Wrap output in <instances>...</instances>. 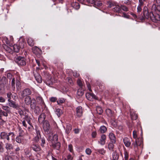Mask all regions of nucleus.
<instances>
[{"mask_svg":"<svg viewBox=\"0 0 160 160\" xmlns=\"http://www.w3.org/2000/svg\"><path fill=\"white\" fill-rule=\"evenodd\" d=\"M131 118L132 119L136 120L138 118V115L134 113H131Z\"/></svg>","mask_w":160,"mask_h":160,"instance_id":"79ce46f5","label":"nucleus"},{"mask_svg":"<svg viewBox=\"0 0 160 160\" xmlns=\"http://www.w3.org/2000/svg\"><path fill=\"white\" fill-rule=\"evenodd\" d=\"M72 129V125L70 124H68L67 125L65 130L66 133L68 134L70 133Z\"/></svg>","mask_w":160,"mask_h":160,"instance_id":"a878e982","label":"nucleus"},{"mask_svg":"<svg viewBox=\"0 0 160 160\" xmlns=\"http://www.w3.org/2000/svg\"><path fill=\"white\" fill-rule=\"evenodd\" d=\"M7 97L8 98V100H11V97L13 98V95H12L11 92H9L7 93Z\"/></svg>","mask_w":160,"mask_h":160,"instance_id":"09e8293b","label":"nucleus"},{"mask_svg":"<svg viewBox=\"0 0 160 160\" xmlns=\"http://www.w3.org/2000/svg\"><path fill=\"white\" fill-rule=\"evenodd\" d=\"M85 152L86 154L88 155H90L91 154L92 152L91 150L88 148L86 149Z\"/></svg>","mask_w":160,"mask_h":160,"instance_id":"e2e57ef3","label":"nucleus"},{"mask_svg":"<svg viewBox=\"0 0 160 160\" xmlns=\"http://www.w3.org/2000/svg\"><path fill=\"white\" fill-rule=\"evenodd\" d=\"M115 143H114L112 142H110L108 145V148L110 150L113 151V148H114V145Z\"/></svg>","mask_w":160,"mask_h":160,"instance_id":"f704fd0d","label":"nucleus"},{"mask_svg":"<svg viewBox=\"0 0 160 160\" xmlns=\"http://www.w3.org/2000/svg\"><path fill=\"white\" fill-rule=\"evenodd\" d=\"M137 132L136 130L133 131V137L134 138L136 139L137 137Z\"/></svg>","mask_w":160,"mask_h":160,"instance_id":"680f3d73","label":"nucleus"},{"mask_svg":"<svg viewBox=\"0 0 160 160\" xmlns=\"http://www.w3.org/2000/svg\"><path fill=\"white\" fill-rule=\"evenodd\" d=\"M20 137H22V136H18L16 138V141L18 143H20L21 142V138H20Z\"/></svg>","mask_w":160,"mask_h":160,"instance_id":"6e6d98bb","label":"nucleus"},{"mask_svg":"<svg viewBox=\"0 0 160 160\" xmlns=\"http://www.w3.org/2000/svg\"><path fill=\"white\" fill-rule=\"evenodd\" d=\"M110 122L111 124L113 126L115 127L116 125L115 121L113 120L112 118L111 119Z\"/></svg>","mask_w":160,"mask_h":160,"instance_id":"69168bd1","label":"nucleus"},{"mask_svg":"<svg viewBox=\"0 0 160 160\" xmlns=\"http://www.w3.org/2000/svg\"><path fill=\"white\" fill-rule=\"evenodd\" d=\"M96 151L102 155H104L106 152V150H105L103 148L97 149L96 150Z\"/></svg>","mask_w":160,"mask_h":160,"instance_id":"e433bc0d","label":"nucleus"},{"mask_svg":"<svg viewBox=\"0 0 160 160\" xmlns=\"http://www.w3.org/2000/svg\"><path fill=\"white\" fill-rule=\"evenodd\" d=\"M71 5L72 7L76 9H78L80 8V5L78 2H73L71 4Z\"/></svg>","mask_w":160,"mask_h":160,"instance_id":"393cba45","label":"nucleus"},{"mask_svg":"<svg viewBox=\"0 0 160 160\" xmlns=\"http://www.w3.org/2000/svg\"><path fill=\"white\" fill-rule=\"evenodd\" d=\"M46 84L48 85H52V81L49 79H46Z\"/></svg>","mask_w":160,"mask_h":160,"instance_id":"3c124183","label":"nucleus"},{"mask_svg":"<svg viewBox=\"0 0 160 160\" xmlns=\"http://www.w3.org/2000/svg\"><path fill=\"white\" fill-rule=\"evenodd\" d=\"M24 102L27 105H30L31 108H34L36 105V102L34 98L31 99L30 96H26L24 99Z\"/></svg>","mask_w":160,"mask_h":160,"instance_id":"7ed1b4c3","label":"nucleus"},{"mask_svg":"<svg viewBox=\"0 0 160 160\" xmlns=\"http://www.w3.org/2000/svg\"><path fill=\"white\" fill-rule=\"evenodd\" d=\"M32 50L33 52L36 55H40L42 52L41 50L37 46L33 47Z\"/></svg>","mask_w":160,"mask_h":160,"instance_id":"9b49d317","label":"nucleus"},{"mask_svg":"<svg viewBox=\"0 0 160 160\" xmlns=\"http://www.w3.org/2000/svg\"><path fill=\"white\" fill-rule=\"evenodd\" d=\"M124 158L125 160H128V153L127 152L125 151L124 152Z\"/></svg>","mask_w":160,"mask_h":160,"instance_id":"603ef678","label":"nucleus"},{"mask_svg":"<svg viewBox=\"0 0 160 160\" xmlns=\"http://www.w3.org/2000/svg\"><path fill=\"white\" fill-rule=\"evenodd\" d=\"M65 100L63 98H59L57 101V102L58 104H60L64 103Z\"/></svg>","mask_w":160,"mask_h":160,"instance_id":"49530a36","label":"nucleus"},{"mask_svg":"<svg viewBox=\"0 0 160 160\" xmlns=\"http://www.w3.org/2000/svg\"><path fill=\"white\" fill-rule=\"evenodd\" d=\"M42 123L44 131L48 133L50 129V125L48 122L47 120H45Z\"/></svg>","mask_w":160,"mask_h":160,"instance_id":"0eeeda50","label":"nucleus"},{"mask_svg":"<svg viewBox=\"0 0 160 160\" xmlns=\"http://www.w3.org/2000/svg\"><path fill=\"white\" fill-rule=\"evenodd\" d=\"M15 78H13L12 79V81L11 85H12V88H13L14 89L15 88Z\"/></svg>","mask_w":160,"mask_h":160,"instance_id":"13d9d810","label":"nucleus"},{"mask_svg":"<svg viewBox=\"0 0 160 160\" xmlns=\"http://www.w3.org/2000/svg\"><path fill=\"white\" fill-rule=\"evenodd\" d=\"M109 138L111 142L115 143L116 142V138L114 134L112 132H111L109 134Z\"/></svg>","mask_w":160,"mask_h":160,"instance_id":"dca6fc26","label":"nucleus"},{"mask_svg":"<svg viewBox=\"0 0 160 160\" xmlns=\"http://www.w3.org/2000/svg\"><path fill=\"white\" fill-rule=\"evenodd\" d=\"M112 155L113 158L114 160H118L119 158V155L116 151L113 152Z\"/></svg>","mask_w":160,"mask_h":160,"instance_id":"c756f323","label":"nucleus"},{"mask_svg":"<svg viewBox=\"0 0 160 160\" xmlns=\"http://www.w3.org/2000/svg\"><path fill=\"white\" fill-rule=\"evenodd\" d=\"M31 93V91L29 89L27 88L20 92V95L22 98H23L25 97L30 95Z\"/></svg>","mask_w":160,"mask_h":160,"instance_id":"39448f33","label":"nucleus"},{"mask_svg":"<svg viewBox=\"0 0 160 160\" xmlns=\"http://www.w3.org/2000/svg\"><path fill=\"white\" fill-rule=\"evenodd\" d=\"M19 47L20 48H23L24 47L25 43L24 42V39L23 38H20L19 40Z\"/></svg>","mask_w":160,"mask_h":160,"instance_id":"aec40b11","label":"nucleus"},{"mask_svg":"<svg viewBox=\"0 0 160 160\" xmlns=\"http://www.w3.org/2000/svg\"><path fill=\"white\" fill-rule=\"evenodd\" d=\"M14 61L20 66H24L26 64V59L23 57H16L14 58Z\"/></svg>","mask_w":160,"mask_h":160,"instance_id":"f03ea898","label":"nucleus"},{"mask_svg":"<svg viewBox=\"0 0 160 160\" xmlns=\"http://www.w3.org/2000/svg\"><path fill=\"white\" fill-rule=\"evenodd\" d=\"M113 11L117 12H119L121 11V8L119 6H116L113 8Z\"/></svg>","mask_w":160,"mask_h":160,"instance_id":"a19ab883","label":"nucleus"},{"mask_svg":"<svg viewBox=\"0 0 160 160\" xmlns=\"http://www.w3.org/2000/svg\"><path fill=\"white\" fill-rule=\"evenodd\" d=\"M8 105L10 107L16 109H18L19 106L18 104H16L14 101L11 100H8Z\"/></svg>","mask_w":160,"mask_h":160,"instance_id":"6e6552de","label":"nucleus"},{"mask_svg":"<svg viewBox=\"0 0 160 160\" xmlns=\"http://www.w3.org/2000/svg\"><path fill=\"white\" fill-rule=\"evenodd\" d=\"M107 129L104 126H101L100 128V131L101 133H105L107 131Z\"/></svg>","mask_w":160,"mask_h":160,"instance_id":"58836bf2","label":"nucleus"},{"mask_svg":"<svg viewBox=\"0 0 160 160\" xmlns=\"http://www.w3.org/2000/svg\"><path fill=\"white\" fill-rule=\"evenodd\" d=\"M121 8L125 11H127L128 10V8L124 6H122L121 7Z\"/></svg>","mask_w":160,"mask_h":160,"instance_id":"0e129e2a","label":"nucleus"},{"mask_svg":"<svg viewBox=\"0 0 160 160\" xmlns=\"http://www.w3.org/2000/svg\"><path fill=\"white\" fill-rule=\"evenodd\" d=\"M77 83L78 85L82 88L83 85V82L80 79H78L77 81Z\"/></svg>","mask_w":160,"mask_h":160,"instance_id":"a18cd8bd","label":"nucleus"},{"mask_svg":"<svg viewBox=\"0 0 160 160\" xmlns=\"http://www.w3.org/2000/svg\"><path fill=\"white\" fill-rule=\"evenodd\" d=\"M106 138V137L105 135H102L101 137L100 141L98 142V143L102 145H104L105 143V140Z\"/></svg>","mask_w":160,"mask_h":160,"instance_id":"ddd939ff","label":"nucleus"},{"mask_svg":"<svg viewBox=\"0 0 160 160\" xmlns=\"http://www.w3.org/2000/svg\"><path fill=\"white\" fill-rule=\"evenodd\" d=\"M136 141L138 144V146H141L143 143V140L142 138H138L136 140Z\"/></svg>","mask_w":160,"mask_h":160,"instance_id":"7c9ffc66","label":"nucleus"},{"mask_svg":"<svg viewBox=\"0 0 160 160\" xmlns=\"http://www.w3.org/2000/svg\"><path fill=\"white\" fill-rule=\"evenodd\" d=\"M50 101L52 102H54L56 101L57 102V98L56 97H52L49 98Z\"/></svg>","mask_w":160,"mask_h":160,"instance_id":"8fccbe9b","label":"nucleus"},{"mask_svg":"<svg viewBox=\"0 0 160 160\" xmlns=\"http://www.w3.org/2000/svg\"><path fill=\"white\" fill-rule=\"evenodd\" d=\"M106 112L107 115L109 117L113 118V113L112 111L110 109L108 108L106 110Z\"/></svg>","mask_w":160,"mask_h":160,"instance_id":"5701e85b","label":"nucleus"},{"mask_svg":"<svg viewBox=\"0 0 160 160\" xmlns=\"http://www.w3.org/2000/svg\"><path fill=\"white\" fill-rule=\"evenodd\" d=\"M42 142L41 143V145L42 147H43L44 146V144L45 143V140L44 138L43 137L41 138Z\"/></svg>","mask_w":160,"mask_h":160,"instance_id":"bf43d9fd","label":"nucleus"},{"mask_svg":"<svg viewBox=\"0 0 160 160\" xmlns=\"http://www.w3.org/2000/svg\"><path fill=\"white\" fill-rule=\"evenodd\" d=\"M123 141L125 145L127 147H129L131 144L130 140L127 137L124 138Z\"/></svg>","mask_w":160,"mask_h":160,"instance_id":"4468645a","label":"nucleus"},{"mask_svg":"<svg viewBox=\"0 0 160 160\" xmlns=\"http://www.w3.org/2000/svg\"><path fill=\"white\" fill-rule=\"evenodd\" d=\"M28 44L30 46H33L34 45V41L33 38H29L28 40Z\"/></svg>","mask_w":160,"mask_h":160,"instance_id":"bb28decb","label":"nucleus"},{"mask_svg":"<svg viewBox=\"0 0 160 160\" xmlns=\"http://www.w3.org/2000/svg\"><path fill=\"white\" fill-rule=\"evenodd\" d=\"M35 78L36 80L38 83H41L42 82V79L41 76L38 74L36 76H35Z\"/></svg>","mask_w":160,"mask_h":160,"instance_id":"c9c22d12","label":"nucleus"},{"mask_svg":"<svg viewBox=\"0 0 160 160\" xmlns=\"http://www.w3.org/2000/svg\"><path fill=\"white\" fill-rule=\"evenodd\" d=\"M40 138H41V136H36L34 138V141L35 142H37L39 141Z\"/></svg>","mask_w":160,"mask_h":160,"instance_id":"5fc2aeb1","label":"nucleus"},{"mask_svg":"<svg viewBox=\"0 0 160 160\" xmlns=\"http://www.w3.org/2000/svg\"><path fill=\"white\" fill-rule=\"evenodd\" d=\"M86 98L89 100L92 101L93 99H96V96L92 93H88L86 95Z\"/></svg>","mask_w":160,"mask_h":160,"instance_id":"9d476101","label":"nucleus"},{"mask_svg":"<svg viewBox=\"0 0 160 160\" xmlns=\"http://www.w3.org/2000/svg\"><path fill=\"white\" fill-rule=\"evenodd\" d=\"M28 124L25 120L22 121L23 126L26 129H27L29 131H31L33 128L32 126L30 123V120L27 121Z\"/></svg>","mask_w":160,"mask_h":160,"instance_id":"423d86ee","label":"nucleus"},{"mask_svg":"<svg viewBox=\"0 0 160 160\" xmlns=\"http://www.w3.org/2000/svg\"><path fill=\"white\" fill-rule=\"evenodd\" d=\"M132 145H133L134 146V148L135 150V151H137L138 150V144L136 142V141H135V143H132Z\"/></svg>","mask_w":160,"mask_h":160,"instance_id":"864d4df0","label":"nucleus"},{"mask_svg":"<svg viewBox=\"0 0 160 160\" xmlns=\"http://www.w3.org/2000/svg\"><path fill=\"white\" fill-rule=\"evenodd\" d=\"M143 6V2L141 0H139V4L137 7V11L139 12L142 10V8Z\"/></svg>","mask_w":160,"mask_h":160,"instance_id":"4be33fe9","label":"nucleus"},{"mask_svg":"<svg viewBox=\"0 0 160 160\" xmlns=\"http://www.w3.org/2000/svg\"><path fill=\"white\" fill-rule=\"evenodd\" d=\"M149 17L153 22H156L158 21H160V15L156 13L151 12L149 13Z\"/></svg>","mask_w":160,"mask_h":160,"instance_id":"20e7f679","label":"nucleus"},{"mask_svg":"<svg viewBox=\"0 0 160 160\" xmlns=\"http://www.w3.org/2000/svg\"><path fill=\"white\" fill-rule=\"evenodd\" d=\"M93 2L94 3L95 5H97L98 6H101L102 3L98 1V0H92Z\"/></svg>","mask_w":160,"mask_h":160,"instance_id":"c03bdc74","label":"nucleus"},{"mask_svg":"<svg viewBox=\"0 0 160 160\" xmlns=\"http://www.w3.org/2000/svg\"><path fill=\"white\" fill-rule=\"evenodd\" d=\"M68 149L71 152H73V147L72 144H69L68 146Z\"/></svg>","mask_w":160,"mask_h":160,"instance_id":"4d7b16f0","label":"nucleus"},{"mask_svg":"<svg viewBox=\"0 0 160 160\" xmlns=\"http://www.w3.org/2000/svg\"><path fill=\"white\" fill-rule=\"evenodd\" d=\"M97 112L99 114H101L102 112V108L99 106L97 107L96 108Z\"/></svg>","mask_w":160,"mask_h":160,"instance_id":"ea45409f","label":"nucleus"},{"mask_svg":"<svg viewBox=\"0 0 160 160\" xmlns=\"http://www.w3.org/2000/svg\"><path fill=\"white\" fill-rule=\"evenodd\" d=\"M5 148L7 151H11L13 149L14 147L12 144L7 142L5 143Z\"/></svg>","mask_w":160,"mask_h":160,"instance_id":"2eb2a0df","label":"nucleus"},{"mask_svg":"<svg viewBox=\"0 0 160 160\" xmlns=\"http://www.w3.org/2000/svg\"><path fill=\"white\" fill-rule=\"evenodd\" d=\"M45 117L46 114L44 113H42L40 115L38 118V121L40 124H42L44 122Z\"/></svg>","mask_w":160,"mask_h":160,"instance_id":"f8f14e48","label":"nucleus"},{"mask_svg":"<svg viewBox=\"0 0 160 160\" xmlns=\"http://www.w3.org/2000/svg\"><path fill=\"white\" fill-rule=\"evenodd\" d=\"M15 135L13 132H2L0 134V139L3 140L4 142H9L10 140L14 139Z\"/></svg>","mask_w":160,"mask_h":160,"instance_id":"f257e3e1","label":"nucleus"},{"mask_svg":"<svg viewBox=\"0 0 160 160\" xmlns=\"http://www.w3.org/2000/svg\"><path fill=\"white\" fill-rule=\"evenodd\" d=\"M76 116L78 117H80L82 115V107L80 106H79L76 109Z\"/></svg>","mask_w":160,"mask_h":160,"instance_id":"1a4fd4ad","label":"nucleus"},{"mask_svg":"<svg viewBox=\"0 0 160 160\" xmlns=\"http://www.w3.org/2000/svg\"><path fill=\"white\" fill-rule=\"evenodd\" d=\"M34 109V112L37 115H38L40 112V108L38 106H36V105L34 108H32Z\"/></svg>","mask_w":160,"mask_h":160,"instance_id":"cd10ccee","label":"nucleus"},{"mask_svg":"<svg viewBox=\"0 0 160 160\" xmlns=\"http://www.w3.org/2000/svg\"><path fill=\"white\" fill-rule=\"evenodd\" d=\"M4 48L5 49L6 51L9 52H10L12 51V49L7 46H5L4 47Z\"/></svg>","mask_w":160,"mask_h":160,"instance_id":"338daca9","label":"nucleus"},{"mask_svg":"<svg viewBox=\"0 0 160 160\" xmlns=\"http://www.w3.org/2000/svg\"><path fill=\"white\" fill-rule=\"evenodd\" d=\"M8 113L3 111L1 109L0 111V118L2 119V116H4L6 117H7L8 115Z\"/></svg>","mask_w":160,"mask_h":160,"instance_id":"c85d7f7f","label":"nucleus"},{"mask_svg":"<svg viewBox=\"0 0 160 160\" xmlns=\"http://www.w3.org/2000/svg\"><path fill=\"white\" fill-rule=\"evenodd\" d=\"M143 14L144 18L146 19H148L149 17V14L148 13V9L147 7H144L143 9Z\"/></svg>","mask_w":160,"mask_h":160,"instance_id":"a211bd4d","label":"nucleus"},{"mask_svg":"<svg viewBox=\"0 0 160 160\" xmlns=\"http://www.w3.org/2000/svg\"><path fill=\"white\" fill-rule=\"evenodd\" d=\"M51 138V140L52 141L54 142H57L58 140V136L57 134H54L52 136H50Z\"/></svg>","mask_w":160,"mask_h":160,"instance_id":"72a5a7b5","label":"nucleus"},{"mask_svg":"<svg viewBox=\"0 0 160 160\" xmlns=\"http://www.w3.org/2000/svg\"><path fill=\"white\" fill-rule=\"evenodd\" d=\"M6 101V99L2 96H0V102L3 103Z\"/></svg>","mask_w":160,"mask_h":160,"instance_id":"774afa93","label":"nucleus"},{"mask_svg":"<svg viewBox=\"0 0 160 160\" xmlns=\"http://www.w3.org/2000/svg\"><path fill=\"white\" fill-rule=\"evenodd\" d=\"M84 93V91L82 89L80 88L78 90L77 94L79 96H82L83 95Z\"/></svg>","mask_w":160,"mask_h":160,"instance_id":"4c0bfd02","label":"nucleus"},{"mask_svg":"<svg viewBox=\"0 0 160 160\" xmlns=\"http://www.w3.org/2000/svg\"><path fill=\"white\" fill-rule=\"evenodd\" d=\"M152 10L156 12H160V5H156L153 4L152 6Z\"/></svg>","mask_w":160,"mask_h":160,"instance_id":"6ab92c4d","label":"nucleus"},{"mask_svg":"<svg viewBox=\"0 0 160 160\" xmlns=\"http://www.w3.org/2000/svg\"><path fill=\"white\" fill-rule=\"evenodd\" d=\"M60 144L59 142L56 143L53 145V147L57 150H59L60 147Z\"/></svg>","mask_w":160,"mask_h":160,"instance_id":"de8ad7c7","label":"nucleus"},{"mask_svg":"<svg viewBox=\"0 0 160 160\" xmlns=\"http://www.w3.org/2000/svg\"><path fill=\"white\" fill-rule=\"evenodd\" d=\"M55 113L58 117H59L62 114V111L60 109L58 108L56 109Z\"/></svg>","mask_w":160,"mask_h":160,"instance_id":"37998d69","label":"nucleus"},{"mask_svg":"<svg viewBox=\"0 0 160 160\" xmlns=\"http://www.w3.org/2000/svg\"><path fill=\"white\" fill-rule=\"evenodd\" d=\"M32 149L36 152H38L41 150L40 147L36 144H33L31 146Z\"/></svg>","mask_w":160,"mask_h":160,"instance_id":"412c9836","label":"nucleus"},{"mask_svg":"<svg viewBox=\"0 0 160 160\" xmlns=\"http://www.w3.org/2000/svg\"><path fill=\"white\" fill-rule=\"evenodd\" d=\"M2 109L3 110L7 112L8 114L11 113L10 108L9 107L7 106L3 105L2 106Z\"/></svg>","mask_w":160,"mask_h":160,"instance_id":"b1692460","label":"nucleus"},{"mask_svg":"<svg viewBox=\"0 0 160 160\" xmlns=\"http://www.w3.org/2000/svg\"><path fill=\"white\" fill-rule=\"evenodd\" d=\"M19 136L23 137L25 134L26 132L20 127L19 128Z\"/></svg>","mask_w":160,"mask_h":160,"instance_id":"473e14b6","label":"nucleus"},{"mask_svg":"<svg viewBox=\"0 0 160 160\" xmlns=\"http://www.w3.org/2000/svg\"><path fill=\"white\" fill-rule=\"evenodd\" d=\"M97 132L96 131H93L91 134L92 137V138H94L96 137L97 136Z\"/></svg>","mask_w":160,"mask_h":160,"instance_id":"052dcab7","label":"nucleus"},{"mask_svg":"<svg viewBox=\"0 0 160 160\" xmlns=\"http://www.w3.org/2000/svg\"><path fill=\"white\" fill-rule=\"evenodd\" d=\"M36 100L38 104L42 106H44L45 105L43 100L41 96L37 97L36 98Z\"/></svg>","mask_w":160,"mask_h":160,"instance_id":"f3484780","label":"nucleus"},{"mask_svg":"<svg viewBox=\"0 0 160 160\" xmlns=\"http://www.w3.org/2000/svg\"><path fill=\"white\" fill-rule=\"evenodd\" d=\"M12 47L14 51L16 52H18L20 48L19 46L17 44H14Z\"/></svg>","mask_w":160,"mask_h":160,"instance_id":"2f4dec72","label":"nucleus"}]
</instances>
